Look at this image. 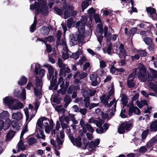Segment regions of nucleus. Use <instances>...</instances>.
I'll return each mask as SVG.
<instances>
[{"instance_id":"1","label":"nucleus","mask_w":157,"mask_h":157,"mask_svg":"<svg viewBox=\"0 0 157 157\" xmlns=\"http://www.w3.org/2000/svg\"><path fill=\"white\" fill-rule=\"evenodd\" d=\"M35 67L34 72L36 75L39 74L40 78L37 76L36 77L35 84L36 87L34 88V92L35 96L40 98L41 95V90L43 85L42 78L44 76L45 73V70L43 69H41L39 71V69L40 68V65L38 63H33L31 64V67L32 69Z\"/></svg>"},{"instance_id":"2","label":"nucleus","mask_w":157,"mask_h":157,"mask_svg":"<svg viewBox=\"0 0 157 157\" xmlns=\"http://www.w3.org/2000/svg\"><path fill=\"white\" fill-rule=\"evenodd\" d=\"M31 2L34 0H29ZM38 2H36L35 4H31L30 5V9L33 10L35 9L36 13H39L42 15L47 14L48 13V8L47 5V1L45 0H37Z\"/></svg>"},{"instance_id":"3","label":"nucleus","mask_w":157,"mask_h":157,"mask_svg":"<svg viewBox=\"0 0 157 157\" xmlns=\"http://www.w3.org/2000/svg\"><path fill=\"white\" fill-rule=\"evenodd\" d=\"M16 100L11 96H7L3 99V103L4 105L7 106L11 110H18L23 108L24 105L21 102L14 104Z\"/></svg>"},{"instance_id":"4","label":"nucleus","mask_w":157,"mask_h":157,"mask_svg":"<svg viewBox=\"0 0 157 157\" xmlns=\"http://www.w3.org/2000/svg\"><path fill=\"white\" fill-rule=\"evenodd\" d=\"M53 120H50L44 117L39 118L37 120L36 125L38 128L43 129V126L45 128V132L47 133H49L51 130L52 132V129L54 126Z\"/></svg>"},{"instance_id":"5","label":"nucleus","mask_w":157,"mask_h":157,"mask_svg":"<svg viewBox=\"0 0 157 157\" xmlns=\"http://www.w3.org/2000/svg\"><path fill=\"white\" fill-rule=\"evenodd\" d=\"M48 69V73L47 75V78L50 81L51 85L54 86L56 82V78L54 75V70L53 68L51 65L46 64L44 65Z\"/></svg>"},{"instance_id":"6","label":"nucleus","mask_w":157,"mask_h":157,"mask_svg":"<svg viewBox=\"0 0 157 157\" xmlns=\"http://www.w3.org/2000/svg\"><path fill=\"white\" fill-rule=\"evenodd\" d=\"M137 67L138 70H139L138 76L139 80L142 82H145L147 80V78L144 67L141 63H138Z\"/></svg>"},{"instance_id":"7","label":"nucleus","mask_w":157,"mask_h":157,"mask_svg":"<svg viewBox=\"0 0 157 157\" xmlns=\"http://www.w3.org/2000/svg\"><path fill=\"white\" fill-rule=\"evenodd\" d=\"M57 84L60 85V87L61 88L60 90L57 91V93L59 95L61 94L63 95L65 94L67 91V88L69 86V82H66L65 84L63 78L61 76L59 78Z\"/></svg>"},{"instance_id":"8","label":"nucleus","mask_w":157,"mask_h":157,"mask_svg":"<svg viewBox=\"0 0 157 157\" xmlns=\"http://www.w3.org/2000/svg\"><path fill=\"white\" fill-rule=\"evenodd\" d=\"M27 131V124H26L24 126L23 129L22 131L20 137V140L17 144V147L18 148V151H24L25 150L26 148L25 145L24 144L22 141V139L23 136L24 135L26 132Z\"/></svg>"},{"instance_id":"9","label":"nucleus","mask_w":157,"mask_h":157,"mask_svg":"<svg viewBox=\"0 0 157 157\" xmlns=\"http://www.w3.org/2000/svg\"><path fill=\"white\" fill-rule=\"evenodd\" d=\"M84 37L82 35H80L77 33L70 36V44L71 46H74L77 43V41L81 42L84 40Z\"/></svg>"},{"instance_id":"10","label":"nucleus","mask_w":157,"mask_h":157,"mask_svg":"<svg viewBox=\"0 0 157 157\" xmlns=\"http://www.w3.org/2000/svg\"><path fill=\"white\" fill-rule=\"evenodd\" d=\"M60 44L62 46L63 49V50L62 51V58L64 60L67 59L69 58V56L68 54V50L65 38L62 39Z\"/></svg>"},{"instance_id":"11","label":"nucleus","mask_w":157,"mask_h":157,"mask_svg":"<svg viewBox=\"0 0 157 157\" xmlns=\"http://www.w3.org/2000/svg\"><path fill=\"white\" fill-rule=\"evenodd\" d=\"M13 95L15 97L21 98L22 100H24L26 98V90L25 89H23L21 92H20L19 90H16L14 91Z\"/></svg>"},{"instance_id":"12","label":"nucleus","mask_w":157,"mask_h":157,"mask_svg":"<svg viewBox=\"0 0 157 157\" xmlns=\"http://www.w3.org/2000/svg\"><path fill=\"white\" fill-rule=\"evenodd\" d=\"M118 100L116 101L115 98L111 101L109 104L108 103V105H106V107L109 108V111H111L110 112V115H113V112L116 111V104Z\"/></svg>"},{"instance_id":"13","label":"nucleus","mask_w":157,"mask_h":157,"mask_svg":"<svg viewBox=\"0 0 157 157\" xmlns=\"http://www.w3.org/2000/svg\"><path fill=\"white\" fill-rule=\"evenodd\" d=\"M76 28L78 29V34L80 35H82L84 37V29L85 25L81 24L80 21H78L76 24Z\"/></svg>"},{"instance_id":"14","label":"nucleus","mask_w":157,"mask_h":157,"mask_svg":"<svg viewBox=\"0 0 157 157\" xmlns=\"http://www.w3.org/2000/svg\"><path fill=\"white\" fill-rule=\"evenodd\" d=\"M63 9L65 10L64 13V18L66 19L70 16V13L68 10H72L73 9V7L71 6L64 4L63 5Z\"/></svg>"},{"instance_id":"15","label":"nucleus","mask_w":157,"mask_h":157,"mask_svg":"<svg viewBox=\"0 0 157 157\" xmlns=\"http://www.w3.org/2000/svg\"><path fill=\"white\" fill-rule=\"evenodd\" d=\"M119 53L118 54L119 56L121 58H125V57L127 56V52L126 51V49L124 48V46L122 44H121L119 48Z\"/></svg>"},{"instance_id":"16","label":"nucleus","mask_w":157,"mask_h":157,"mask_svg":"<svg viewBox=\"0 0 157 157\" xmlns=\"http://www.w3.org/2000/svg\"><path fill=\"white\" fill-rule=\"evenodd\" d=\"M70 139L74 145L78 147H80L81 146V138L80 136H78L75 139L73 137L72 138L70 136Z\"/></svg>"},{"instance_id":"17","label":"nucleus","mask_w":157,"mask_h":157,"mask_svg":"<svg viewBox=\"0 0 157 157\" xmlns=\"http://www.w3.org/2000/svg\"><path fill=\"white\" fill-rule=\"evenodd\" d=\"M43 129L40 128H38L37 125H36L35 133H36V136L38 138L45 140V136L44 134Z\"/></svg>"},{"instance_id":"18","label":"nucleus","mask_w":157,"mask_h":157,"mask_svg":"<svg viewBox=\"0 0 157 157\" xmlns=\"http://www.w3.org/2000/svg\"><path fill=\"white\" fill-rule=\"evenodd\" d=\"M133 113L137 115H139L140 113V111L137 107L132 106L129 107L128 115L130 117L132 115Z\"/></svg>"},{"instance_id":"19","label":"nucleus","mask_w":157,"mask_h":157,"mask_svg":"<svg viewBox=\"0 0 157 157\" xmlns=\"http://www.w3.org/2000/svg\"><path fill=\"white\" fill-rule=\"evenodd\" d=\"M100 143V140L98 139L95 140L94 141H90L89 144V147L91 148V151H94L95 150V147L98 146Z\"/></svg>"},{"instance_id":"20","label":"nucleus","mask_w":157,"mask_h":157,"mask_svg":"<svg viewBox=\"0 0 157 157\" xmlns=\"http://www.w3.org/2000/svg\"><path fill=\"white\" fill-rule=\"evenodd\" d=\"M157 77V72L152 70L148 74V81H151L153 80L154 78Z\"/></svg>"},{"instance_id":"21","label":"nucleus","mask_w":157,"mask_h":157,"mask_svg":"<svg viewBox=\"0 0 157 157\" xmlns=\"http://www.w3.org/2000/svg\"><path fill=\"white\" fill-rule=\"evenodd\" d=\"M97 28V31L100 34L98 36H97V39L100 44H101L103 38V36L101 35L103 33V29L101 25H100L99 27L98 26Z\"/></svg>"},{"instance_id":"22","label":"nucleus","mask_w":157,"mask_h":157,"mask_svg":"<svg viewBox=\"0 0 157 157\" xmlns=\"http://www.w3.org/2000/svg\"><path fill=\"white\" fill-rule=\"evenodd\" d=\"M110 98L109 96H106L105 94L100 97L101 102L105 105V107L108 105L109 100Z\"/></svg>"},{"instance_id":"23","label":"nucleus","mask_w":157,"mask_h":157,"mask_svg":"<svg viewBox=\"0 0 157 157\" xmlns=\"http://www.w3.org/2000/svg\"><path fill=\"white\" fill-rule=\"evenodd\" d=\"M12 117L13 119L20 120L22 118L23 115L21 112H17L13 113L12 115Z\"/></svg>"},{"instance_id":"24","label":"nucleus","mask_w":157,"mask_h":157,"mask_svg":"<svg viewBox=\"0 0 157 157\" xmlns=\"http://www.w3.org/2000/svg\"><path fill=\"white\" fill-rule=\"evenodd\" d=\"M54 137L56 139V132L55 130H53L52 131V134L51 135V143L53 146L54 148L56 149L57 146L55 142L54 139V138H54Z\"/></svg>"},{"instance_id":"25","label":"nucleus","mask_w":157,"mask_h":157,"mask_svg":"<svg viewBox=\"0 0 157 157\" xmlns=\"http://www.w3.org/2000/svg\"><path fill=\"white\" fill-rule=\"evenodd\" d=\"M90 80L92 81L91 84L93 86H95L98 84L97 81V77L96 75L94 74H92L90 75Z\"/></svg>"},{"instance_id":"26","label":"nucleus","mask_w":157,"mask_h":157,"mask_svg":"<svg viewBox=\"0 0 157 157\" xmlns=\"http://www.w3.org/2000/svg\"><path fill=\"white\" fill-rule=\"evenodd\" d=\"M87 76V74L86 73L83 72L80 73L79 72H76L74 75V78H77L79 77L80 79L85 78Z\"/></svg>"},{"instance_id":"27","label":"nucleus","mask_w":157,"mask_h":157,"mask_svg":"<svg viewBox=\"0 0 157 157\" xmlns=\"http://www.w3.org/2000/svg\"><path fill=\"white\" fill-rule=\"evenodd\" d=\"M10 127V124L9 123H4L3 121L0 120V129H3L4 130L8 129Z\"/></svg>"},{"instance_id":"28","label":"nucleus","mask_w":157,"mask_h":157,"mask_svg":"<svg viewBox=\"0 0 157 157\" xmlns=\"http://www.w3.org/2000/svg\"><path fill=\"white\" fill-rule=\"evenodd\" d=\"M50 32V29L49 28L46 27H42L40 30V33L43 35H47Z\"/></svg>"},{"instance_id":"29","label":"nucleus","mask_w":157,"mask_h":157,"mask_svg":"<svg viewBox=\"0 0 157 157\" xmlns=\"http://www.w3.org/2000/svg\"><path fill=\"white\" fill-rule=\"evenodd\" d=\"M87 93V92H85L83 94V96L85 98L84 99V101L85 103V107H87L89 106L90 104L89 97H88V94H85V93Z\"/></svg>"},{"instance_id":"30","label":"nucleus","mask_w":157,"mask_h":157,"mask_svg":"<svg viewBox=\"0 0 157 157\" xmlns=\"http://www.w3.org/2000/svg\"><path fill=\"white\" fill-rule=\"evenodd\" d=\"M10 114L7 111H3L0 114V119H5L8 118Z\"/></svg>"},{"instance_id":"31","label":"nucleus","mask_w":157,"mask_h":157,"mask_svg":"<svg viewBox=\"0 0 157 157\" xmlns=\"http://www.w3.org/2000/svg\"><path fill=\"white\" fill-rule=\"evenodd\" d=\"M15 134V132L13 130L10 131L6 136V140L7 141H10L13 138Z\"/></svg>"},{"instance_id":"32","label":"nucleus","mask_w":157,"mask_h":157,"mask_svg":"<svg viewBox=\"0 0 157 157\" xmlns=\"http://www.w3.org/2000/svg\"><path fill=\"white\" fill-rule=\"evenodd\" d=\"M74 115V114H69L68 115L63 116L62 118L67 123H69V121L73 119Z\"/></svg>"},{"instance_id":"33","label":"nucleus","mask_w":157,"mask_h":157,"mask_svg":"<svg viewBox=\"0 0 157 157\" xmlns=\"http://www.w3.org/2000/svg\"><path fill=\"white\" fill-rule=\"evenodd\" d=\"M28 79L27 78L24 76H22L18 81L19 84L21 86L24 85L26 84Z\"/></svg>"},{"instance_id":"34","label":"nucleus","mask_w":157,"mask_h":157,"mask_svg":"<svg viewBox=\"0 0 157 157\" xmlns=\"http://www.w3.org/2000/svg\"><path fill=\"white\" fill-rule=\"evenodd\" d=\"M150 130L151 131H157V120L152 122L150 125Z\"/></svg>"},{"instance_id":"35","label":"nucleus","mask_w":157,"mask_h":157,"mask_svg":"<svg viewBox=\"0 0 157 157\" xmlns=\"http://www.w3.org/2000/svg\"><path fill=\"white\" fill-rule=\"evenodd\" d=\"M122 124L125 129L128 131H129L132 127V124H130V123H128L127 122H124Z\"/></svg>"},{"instance_id":"36","label":"nucleus","mask_w":157,"mask_h":157,"mask_svg":"<svg viewBox=\"0 0 157 157\" xmlns=\"http://www.w3.org/2000/svg\"><path fill=\"white\" fill-rule=\"evenodd\" d=\"M157 140L156 137H154L151 139L149 140L148 142L147 143L146 145L147 147L149 148L152 146L154 143Z\"/></svg>"},{"instance_id":"37","label":"nucleus","mask_w":157,"mask_h":157,"mask_svg":"<svg viewBox=\"0 0 157 157\" xmlns=\"http://www.w3.org/2000/svg\"><path fill=\"white\" fill-rule=\"evenodd\" d=\"M148 87L153 91L157 93V85L153 82H150L148 85Z\"/></svg>"},{"instance_id":"38","label":"nucleus","mask_w":157,"mask_h":157,"mask_svg":"<svg viewBox=\"0 0 157 157\" xmlns=\"http://www.w3.org/2000/svg\"><path fill=\"white\" fill-rule=\"evenodd\" d=\"M66 66H64L63 67L61 68L59 70V75L60 76H63L65 77L66 76L67 74L65 72Z\"/></svg>"},{"instance_id":"39","label":"nucleus","mask_w":157,"mask_h":157,"mask_svg":"<svg viewBox=\"0 0 157 157\" xmlns=\"http://www.w3.org/2000/svg\"><path fill=\"white\" fill-rule=\"evenodd\" d=\"M11 125L13 128L18 130L20 129V126L18 124L16 121H13L11 123Z\"/></svg>"},{"instance_id":"40","label":"nucleus","mask_w":157,"mask_h":157,"mask_svg":"<svg viewBox=\"0 0 157 157\" xmlns=\"http://www.w3.org/2000/svg\"><path fill=\"white\" fill-rule=\"evenodd\" d=\"M36 16L34 17V20L33 23L31 25L30 28V31L31 33L34 32L36 25Z\"/></svg>"},{"instance_id":"41","label":"nucleus","mask_w":157,"mask_h":157,"mask_svg":"<svg viewBox=\"0 0 157 157\" xmlns=\"http://www.w3.org/2000/svg\"><path fill=\"white\" fill-rule=\"evenodd\" d=\"M128 98L126 95L124 94H123L121 100L122 104L124 106L126 105L128 103Z\"/></svg>"},{"instance_id":"42","label":"nucleus","mask_w":157,"mask_h":157,"mask_svg":"<svg viewBox=\"0 0 157 157\" xmlns=\"http://www.w3.org/2000/svg\"><path fill=\"white\" fill-rule=\"evenodd\" d=\"M141 104L140 105L139 104H138V103H139V101H136V105L140 108H141L143 107V106L147 104V102L146 100H143L141 101Z\"/></svg>"},{"instance_id":"43","label":"nucleus","mask_w":157,"mask_h":157,"mask_svg":"<svg viewBox=\"0 0 157 157\" xmlns=\"http://www.w3.org/2000/svg\"><path fill=\"white\" fill-rule=\"evenodd\" d=\"M137 30V29L136 27L132 28L128 32L130 36H133V35L136 33Z\"/></svg>"},{"instance_id":"44","label":"nucleus","mask_w":157,"mask_h":157,"mask_svg":"<svg viewBox=\"0 0 157 157\" xmlns=\"http://www.w3.org/2000/svg\"><path fill=\"white\" fill-rule=\"evenodd\" d=\"M138 70L137 68H135L134 69V71L133 72L129 75L128 76V79H133L134 78V77L136 75V72Z\"/></svg>"},{"instance_id":"45","label":"nucleus","mask_w":157,"mask_h":157,"mask_svg":"<svg viewBox=\"0 0 157 157\" xmlns=\"http://www.w3.org/2000/svg\"><path fill=\"white\" fill-rule=\"evenodd\" d=\"M144 41L147 45H150L151 44L152 40L150 37H146L143 39Z\"/></svg>"},{"instance_id":"46","label":"nucleus","mask_w":157,"mask_h":157,"mask_svg":"<svg viewBox=\"0 0 157 157\" xmlns=\"http://www.w3.org/2000/svg\"><path fill=\"white\" fill-rule=\"evenodd\" d=\"M147 12L150 14H153L156 12V10L154 8L151 7H148L146 9Z\"/></svg>"},{"instance_id":"47","label":"nucleus","mask_w":157,"mask_h":157,"mask_svg":"<svg viewBox=\"0 0 157 157\" xmlns=\"http://www.w3.org/2000/svg\"><path fill=\"white\" fill-rule=\"evenodd\" d=\"M127 85L129 88L132 87L134 86L135 84L132 79H128L127 80Z\"/></svg>"},{"instance_id":"48","label":"nucleus","mask_w":157,"mask_h":157,"mask_svg":"<svg viewBox=\"0 0 157 157\" xmlns=\"http://www.w3.org/2000/svg\"><path fill=\"white\" fill-rule=\"evenodd\" d=\"M40 104V101L39 100H37L34 104V110H35V113H36L37 111Z\"/></svg>"},{"instance_id":"49","label":"nucleus","mask_w":157,"mask_h":157,"mask_svg":"<svg viewBox=\"0 0 157 157\" xmlns=\"http://www.w3.org/2000/svg\"><path fill=\"white\" fill-rule=\"evenodd\" d=\"M80 124L83 129V132L86 133V124L83 120L81 119L80 120Z\"/></svg>"},{"instance_id":"50","label":"nucleus","mask_w":157,"mask_h":157,"mask_svg":"<svg viewBox=\"0 0 157 157\" xmlns=\"http://www.w3.org/2000/svg\"><path fill=\"white\" fill-rule=\"evenodd\" d=\"M108 95H107L110 97L113 95L114 93V89L113 85H112L109 89Z\"/></svg>"},{"instance_id":"51","label":"nucleus","mask_w":157,"mask_h":157,"mask_svg":"<svg viewBox=\"0 0 157 157\" xmlns=\"http://www.w3.org/2000/svg\"><path fill=\"white\" fill-rule=\"evenodd\" d=\"M64 101L65 102L64 105V106H65V107H66L71 102V99L70 97L68 96H66L64 98Z\"/></svg>"},{"instance_id":"52","label":"nucleus","mask_w":157,"mask_h":157,"mask_svg":"<svg viewBox=\"0 0 157 157\" xmlns=\"http://www.w3.org/2000/svg\"><path fill=\"white\" fill-rule=\"evenodd\" d=\"M56 110L59 112L62 113H64L65 112V109L63 108H62L60 106H57L56 108Z\"/></svg>"},{"instance_id":"53","label":"nucleus","mask_w":157,"mask_h":157,"mask_svg":"<svg viewBox=\"0 0 157 157\" xmlns=\"http://www.w3.org/2000/svg\"><path fill=\"white\" fill-rule=\"evenodd\" d=\"M86 60V57L85 56L80 57V59L77 63V65H82L85 62Z\"/></svg>"},{"instance_id":"54","label":"nucleus","mask_w":157,"mask_h":157,"mask_svg":"<svg viewBox=\"0 0 157 157\" xmlns=\"http://www.w3.org/2000/svg\"><path fill=\"white\" fill-rule=\"evenodd\" d=\"M138 53L142 57H145L147 54V52L144 50H138Z\"/></svg>"},{"instance_id":"55","label":"nucleus","mask_w":157,"mask_h":157,"mask_svg":"<svg viewBox=\"0 0 157 157\" xmlns=\"http://www.w3.org/2000/svg\"><path fill=\"white\" fill-rule=\"evenodd\" d=\"M87 20V17L85 16H83L82 17V18L80 21H79L81 23V24L85 25L86 23Z\"/></svg>"},{"instance_id":"56","label":"nucleus","mask_w":157,"mask_h":157,"mask_svg":"<svg viewBox=\"0 0 157 157\" xmlns=\"http://www.w3.org/2000/svg\"><path fill=\"white\" fill-rule=\"evenodd\" d=\"M54 10L56 13L58 14L61 15L63 13V11L57 7L54 8Z\"/></svg>"},{"instance_id":"57","label":"nucleus","mask_w":157,"mask_h":157,"mask_svg":"<svg viewBox=\"0 0 157 157\" xmlns=\"http://www.w3.org/2000/svg\"><path fill=\"white\" fill-rule=\"evenodd\" d=\"M86 129H87L89 131L92 133H93L94 131V129L93 128V127L91 126V125L87 123L86 124Z\"/></svg>"},{"instance_id":"58","label":"nucleus","mask_w":157,"mask_h":157,"mask_svg":"<svg viewBox=\"0 0 157 157\" xmlns=\"http://www.w3.org/2000/svg\"><path fill=\"white\" fill-rule=\"evenodd\" d=\"M94 18L96 23H101V20L99 15L97 14H95L94 15Z\"/></svg>"},{"instance_id":"59","label":"nucleus","mask_w":157,"mask_h":157,"mask_svg":"<svg viewBox=\"0 0 157 157\" xmlns=\"http://www.w3.org/2000/svg\"><path fill=\"white\" fill-rule=\"evenodd\" d=\"M89 6L88 3L86 2H83L82 3V11H84L85 9L87 8Z\"/></svg>"},{"instance_id":"60","label":"nucleus","mask_w":157,"mask_h":157,"mask_svg":"<svg viewBox=\"0 0 157 157\" xmlns=\"http://www.w3.org/2000/svg\"><path fill=\"white\" fill-rule=\"evenodd\" d=\"M149 132V130H146L144 131L142 134V138L143 140L145 139L146 137Z\"/></svg>"},{"instance_id":"61","label":"nucleus","mask_w":157,"mask_h":157,"mask_svg":"<svg viewBox=\"0 0 157 157\" xmlns=\"http://www.w3.org/2000/svg\"><path fill=\"white\" fill-rule=\"evenodd\" d=\"M125 130V129L122 124L118 129V132L120 134L123 133L124 132Z\"/></svg>"},{"instance_id":"62","label":"nucleus","mask_w":157,"mask_h":157,"mask_svg":"<svg viewBox=\"0 0 157 157\" xmlns=\"http://www.w3.org/2000/svg\"><path fill=\"white\" fill-rule=\"evenodd\" d=\"M56 138H57V143L58 145H61L62 144L64 141V139H60L58 137L57 134L56 133Z\"/></svg>"},{"instance_id":"63","label":"nucleus","mask_w":157,"mask_h":157,"mask_svg":"<svg viewBox=\"0 0 157 157\" xmlns=\"http://www.w3.org/2000/svg\"><path fill=\"white\" fill-rule=\"evenodd\" d=\"M79 56V54L78 52H77L76 53H73L72 55V58L75 60L78 59Z\"/></svg>"},{"instance_id":"64","label":"nucleus","mask_w":157,"mask_h":157,"mask_svg":"<svg viewBox=\"0 0 157 157\" xmlns=\"http://www.w3.org/2000/svg\"><path fill=\"white\" fill-rule=\"evenodd\" d=\"M36 140L34 138H30L28 141V144L29 145H32L35 143L36 142Z\"/></svg>"}]
</instances>
